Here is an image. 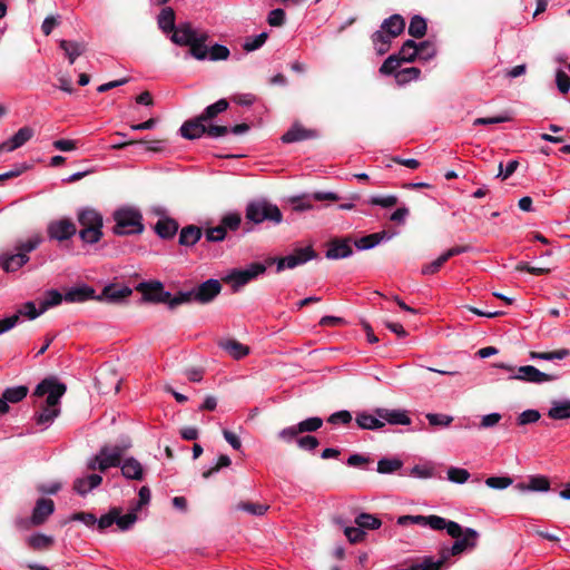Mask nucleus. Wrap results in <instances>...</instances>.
Masks as SVG:
<instances>
[{"mask_svg":"<svg viewBox=\"0 0 570 570\" xmlns=\"http://www.w3.org/2000/svg\"><path fill=\"white\" fill-rule=\"evenodd\" d=\"M55 512V503L51 499H39L32 510V519L35 525L43 524L47 519Z\"/></svg>","mask_w":570,"mask_h":570,"instance_id":"412c9836","label":"nucleus"},{"mask_svg":"<svg viewBox=\"0 0 570 570\" xmlns=\"http://www.w3.org/2000/svg\"><path fill=\"white\" fill-rule=\"evenodd\" d=\"M286 14L281 8L273 9L267 16V23L271 27H282L285 23Z\"/></svg>","mask_w":570,"mask_h":570,"instance_id":"e2e57ef3","label":"nucleus"},{"mask_svg":"<svg viewBox=\"0 0 570 570\" xmlns=\"http://www.w3.org/2000/svg\"><path fill=\"white\" fill-rule=\"evenodd\" d=\"M353 253L350 239H333L328 243L326 257L328 259H341L351 256Z\"/></svg>","mask_w":570,"mask_h":570,"instance_id":"aec40b11","label":"nucleus"},{"mask_svg":"<svg viewBox=\"0 0 570 570\" xmlns=\"http://www.w3.org/2000/svg\"><path fill=\"white\" fill-rule=\"evenodd\" d=\"M340 196L333 191H315L293 197L291 203L296 212H305L314 208L313 202H337Z\"/></svg>","mask_w":570,"mask_h":570,"instance_id":"9d476101","label":"nucleus"},{"mask_svg":"<svg viewBox=\"0 0 570 570\" xmlns=\"http://www.w3.org/2000/svg\"><path fill=\"white\" fill-rule=\"evenodd\" d=\"M356 424L363 430H379L384 426V422L377 416L376 411L374 414L361 412L356 415Z\"/></svg>","mask_w":570,"mask_h":570,"instance_id":"72a5a7b5","label":"nucleus"},{"mask_svg":"<svg viewBox=\"0 0 570 570\" xmlns=\"http://www.w3.org/2000/svg\"><path fill=\"white\" fill-rule=\"evenodd\" d=\"M191 302H195L193 289L185 291V292H178L175 296H173L170 294V298H169V301L166 302V304L168 305V307L170 309H174L178 305L188 304Z\"/></svg>","mask_w":570,"mask_h":570,"instance_id":"8fccbe9b","label":"nucleus"},{"mask_svg":"<svg viewBox=\"0 0 570 570\" xmlns=\"http://www.w3.org/2000/svg\"><path fill=\"white\" fill-rule=\"evenodd\" d=\"M62 299H65V295L57 289H50L46 292L45 297L40 301L39 305H41L42 311L46 312L48 308L59 305Z\"/></svg>","mask_w":570,"mask_h":570,"instance_id":"de8ad7c7","label":"nucleus"},{"mask_svg":"<svg viewBox=\"0 0 570 570\" xmlns=\"http://www.w3.org/2000/svg\"><path fill=\"white\" fill-rule=\"evenodd\" d=\"M77 219L81 227L79 237L83 243L96 244L102 238L104 218L98 210L90 207L81 208L77 212Z\"/></svg>","mask_w":570,"mask_h":570,"instance_id":"20e7f679","label":"nucleus"},{"mask_svg":"<svg viewBox=\"0 0 570 570\" xmlns=\"http://www.w3.org/2000/svg\"><path fill=\"white\" fill-rule=\"evenodd\" d=\"M405 29V20L401 14H392L384 19L379 30H376L371 39L377 55H384L389 51L391 42L399 37Z\"/></svg>","mask_w":570,"mask_h":570,"instance_id":"7ed1b4c3","label":"nucleus"},{"mask_svg":"<svg viewBox=\"0 0 570 570\" xmlns=\"http://www.w3.org/2000/svg\"><path fill=\"white\" fill-rule=\"evenodd\" d=\"M402 61L399 60L397 56L394 53V55H391L390 57H387L384 62L382 63V66L380 67V72L382 75H394L399 71L397 69L400 68Z\"/></svg>","mask_w":570,"mask_h":570,"instance_id":"4d7b16f0","label":"nucleus"},{"mask_svg":"<svg viewBox=\"0 0 570 570\" xmlns=\"http://www.w3.org/2000/svg\"><path fill=\"white\" fill-rule=\"evenodd\" d=\"M33 137V129L24 126L20 128L9 140L2 142L6 151H13L21 146H23L27 141H29Z\"/></svg>","mask_w":570,"mask_h":570,"instance_id":"393cba45","label":"nucleus"},{"mask_svg":"<svg viewBox=\"0 0 570 570\" xmlns=\"http://www.w3.org/2000/svg\"><path fill=\"white\" fill-rule=\"evenodd\" d=\"M236 509L239 511L247 512L252 515L259 517L267 512V510L269 509V505L262 504V503H254V502H239L236 505Z\"/></svg>","mask_w":570,"mask_h":570,"instance_id":"09e8293b","label":"nucleus"},{"mask_svg":"<svg viewBox=\"0 0 570 570\" xmlns=\"http://www.w3.org/2000/svg\"><path fill=\"white\" fill-rule=\"evenodd\" d=\"M548 416L552 420L570 419V400H553Z\"/></svg>","mask_w":570,"mask_h":570,"instance_id":"c9c22d12","label":"nucleus"},{"mask_svg":"<svg viewBox=\"0 0 570 570\" xmlns=\"http://www.w3.org/2000/svg\"><path fill=\"white\" fill-rule=\"evenodd\" d=\"M316 256H317V254L312 248V246H307V247L296 248V249H294V252L292 254H289L285 257L269 258L267 261V263L268 264L276 263V265H277L276 269L279 273V272L284 271L285 268L292 269L299 265H303V264L307 263L308 261L314 259Z\"/></svg>","mask_w":570,"mask_h":570,"instance_id":"0eeeda50","label":"nucleus"},{"mask_svg":"<svg viewBox=\"0 0 570 570\" xmlns=\"http://www.w3.org/2000/svg\"><path fill=\"white\" fill-rule=\"evenodd\" d=\"M512 479L509 476H490L485 480L489 488L503 490L512 484Z\"/></svg>","mask_w":570,"mask_h":570,"instance_id":"0e129e2a","label":"nucleus"},{"mask_svg":"<svg viewBox=\"0 0 570 570\" xmlns=\"http://www.w3.org/2000/svg\"><path fill=\"white\" fill-rule=\"evenodd\" d=\"M29 259V256L24 255V253L3 254L0 257V265L4 272L13 273L24 266Z\"/></svg>","mask_w":570,"mask_h":570,"instance_id":"5701e85b","label":"nucleus"},{"mask_svg":"<svg viewBox=\"0 0 570 570\" xmlns=\"http://www.w3.org/2000/svg\"><path fill=\"white\" fill-rule=\"evenodd\" d=\"M198 33L190 22H180L171 33L170 40L177 46L188 47Z\"/></svg>","mask_w":570,"mask_h":570,"instance_id":"2eb2a0df","label":"nucleus"},{"mask_svg":"<svg viewBox=\"0 0 570 570\" xmlns=\"http://www.w3.org/2000/svg\"><path fill=\"white\" fill-rule=\"evenodd\" d=\"M355 523L361 529H368V530H375L379 529L382 525L381 520L370 513H361L356 517Z\"/></svg>","mask_w":570,"mask_h":570,"instance_id":"c03bdc74","label":"nucleus"},{"mask_svg":"<svg viewBox=\"0 0 570 570\" xmlns=\"http://www.w3.org/2000/svg\"><path fill=\"white\" fill-rule=\"evenodd\" d=\"M136 289L142 294L144 299L154 303H164L170 298V292L165 291L164 285L159 281L141 282Z\"/></svg>","mask_w":570,"mask_h":570,"instance_id":"9b49d317","label":"nucleus"},{"mask_svg":"<svg viewBox=\"0 0 570 570\" xmlns=\"http://www.w3.org/2000/svg\"><path fill=\"white\" fill-rule=\"evenodd\" d=\"M202 235L203 230L200 227L196 225H188L181 228L179 233V245L186 247L193 246L202 238Z\"/></svg>","mask_w":570,"mask_h":570,"instance_id":"f704fd0d","label":"nucleus"},{"mask_svg":"<svg viewBox=\"0 0 570 570\" xmlns=\"http://www.w3.org/2000/svg\"><path fill=\"white\" fill-rule=\"evenodd\" d=\"M428 527L433 530H446L448 534L452 538H460L462 535V528L459 523L439 515H428Z\"/></svg>","mask_w":570,"mask_h":570,"instance_id":"dca6fc26","label":"nucleus"},{"mask_svg":"<svg viewBox=\"0 0 570 570\" xmlns=\"http://www.w3.org/2000/svg\"><path fill=\"white\" fill-rule=\"evenodd\" d=\"M570 355V350L560 348L552 352H530L529 356L531 360H542V361H554V360H563Z\"/></svg>","mask_w":570,"mask_h":570,"instance_id":"a19ab883","label":"nucleus"},{"mask_svg":"<svg viewBox=\"0 0 570 570\" xmlns=\"http://www.w3.org/2000/svg\"><path fill=\"white\" fill-rule=\"evenodd\" d=\"M436 55V47L432 41L417 43V58L424 61L431 60Z\"/></svg>","mask_w":570,"mask_h":570,"instance_id":"603ef678","label":"nucleus"},{"mask_svg":"<svg viewBox=\"0 0 570 570\" xmlns=\"http://www.w3.org/2000/svg\"><path fill=\"white\" fill-rule=\"evenodd\" d=\"M117 520V508L111 509L107 514L101 515L97 519L96 524L100 531L111 527Z\"/></svg>","mask_w":570,"mask_h":570,"instance_id":"338daca9","label":"nucleus"},{"mask_svg":"<svg viewBox=\"0 0 570 570\" xmlns=\"http://www.w3.org/2000/svg\"><path fill=\"white\" fill-rule=\"evenodd\" d=\"M421 75V70L416 67H407L395 73V80L399 85H405L412 80H416Z\"/></svg>","mask_w":570,"mask_h":570,"instance_id":"49530a36","label":"nucleus"},{"mask_svg":"<svg viewBox=\"0 0 570 570\" xmlns=\"http://www.w3.org/2000/svg\"><path fill=\"white\" fill-rule=\"evenodd\" d=\"M101 482L102 476L94 473L83 478L76 479L73 482V490L80 495H86L92 489L99 487Z\"/></svg>","mask_w":570,"mask_h":570,"instance_id":"2f4dec72","label":"nucleus"},{"mask_svg":"<svg viewBox=\"0 0 570 570\" xmlns=\"http://www.w3.org/2000/svg\"><path fill=\"white\" fill-rule=\"evenodd\" d=\"M65 392L66 386L55 380L47 379L37 385L35 395H47L45 405L35 414V420L38 425L47 428L59 415V402Z\"/></svg>","mask_w":570,"mask_h":570,"instance_id":"f257e3e1","label":"nucleus"},{"mask_svg":"<svg viewBox=\"0 0 570 570\" xmlns=\"http://www.w3.org/2000/svg\"><path fill=\"white\" fill-rule=\"evenodd\" d=\"M124 450L120 446H102L99 452L89 460V470L105 472L109 468L120 466Z\"/></svg>","mask_w":570,"mask_h":570,"instance_id":"423d86ee","label":"nucleus"},{"mask_svg":"<svg viewBox=\"0 0 570 570\" xmlns=\"http://www.w3.org/2000/svg\"><path fill=\"white\" fill-rule=\"evenodd\" d=\"M426 33V21L421 16L412 17L409 26V35L413 38H422Z\"/></svg>","mask_w":570,"mask_h":570,"instance_id":"37998d69","label":"nucleus"},{"mask_svg":"<svg viewBox=\"0 0 570 570\" xmlns=\"http://www.w3.org/2000/svg\"><path fill=\"white\" fill-rule=\"evenodd\" d=\"M96 299L95 289L88 285L72 287L65 294V301L69 303H81Z\"/></svg>","mask_w":570,"mask_h":570,"instance_id":"cd10ccee","label":"nucleus"},{"mask_svg":"<svg viewBox=\"0 0 570 570\" xmlns=\"http://www.w3.org/2000/svg\"><path fill=\"white\" fill-rule=\"evenodd\" d=\"M403 462L397 458H383L377 462L376 471L381 474H391L399 471Z\"/></svg>","mask_w":570,"mask_h":570,"instance_id":"79ce46f5","label":"nucleus"},{"mask_svg":"<svg viewBox=\"0 0 570 570\" xmlns=\"http://www.w3.org/2000/svg\"><path fill=\"white\" fill-rule=\"evenodd\" d=\"M131 294L132 289L128 286L109 284L104 287L100 295L96 296V299L118 304L127 299Z\"/></svg>","mask_w":570,"mask_h":570,"instance_id":"4468645a","label":"nucleus"},{"mask_svg":"<svg viewBox=\"0 0 570 570\" xmlns=\"http://www.w3.org/2000/svg\"><path fill=\"white\" fill-rule=\"evenodd\" d=\"M556 82L561 94H568L570 90V77L561 69L556 73Z\"/></svg>","mask_w":570,"mask_h":570,"instance_id":"774afa93","label":"nucleus"},{"mask_svg":"<svg viewBox=\"0 0 570 570\" xmlns=\"http://www.w3.org/2000/svg\"><path fill=\"white\" fill-rule=\"evenodd\" d=\"M267 38H268V33L267 32H262V33L253 36V37H247L245 39L244 45H243V49L246 52L255 51V50H257V49H259L261 47L264 46V43L266 42Z\"/></svg>","mask_w":570,"mask_h":570,"instance_id":"3c124183","label":"nucleus"},{"mask_svg":"<svg viewBox=\"0 0 570 570\" xmlns=\"http://www.w3.org/2000/svg\"><path fill=\"white\" fill-rule=\"evenodd\" d=\"M208 38L209 36L207 32H199L198 36L188 46V55L196 60H206L208 57V47L206 46Z\"/></svg>","mask_w":570,"mask_h":570,"instance_id":"bb28decb","label":"nucleus"},{"mask_svg":"<svg viewBox=\"0 0 570 570\" xmlns=\"http://www.w3.org/2000/svg\"><path fill=\"white\" fill-rule=\"evenodd\" d=\"M478 538L479 533L474 529L466 528L465 531L462 530V535L460 538H455L456 540L448 553L456 556L468 548H474L476 546Z\"/></svg>","mask_w":570,"mask_h":570,"instance_id":"f3484780","label":"nucleus"},{"mask_svg":"<svg viewBox=\"0 0 570 570\" xmlns=\"http://www.w3.org/2000/svg\"><path fill=\"white\" fill-rule=\"evenodd\" d=\"M218 346L227 352L234 360H242L249 354V347L234 338L219 340Z\"/></svg>","mask_w":570,"mask_h":570,"instance_id":"4be33fe9","label":"nucleus"},{"mask_svg":"<svg viewBox=\"0 0 570 570\" xmlns=\"http://www.w3.org/2000/svg\"><path fill=\"white\" fill-rule=\"evenodd\" d=\"M28 394V387L23 385L8 387L2 395L10 403H18L22 401Z\"/></svg>","mask_w":570,"mask_h":570,"instance_id":"a18cd8bd","label":"nucleus"},{"mask_svg":"<svg viewBox=\"0 0 570 570\" xmlns=\"http://www.w3.org/2000/svg\"><path fill=\"white\" fill-rule=\"evenodd\" d=\"M393 237L392 233H389L386 230H382L379 233H373L366 236H363L355 240L354 245L360 250H366L375 247L383 240H389Z\"/></svg>","mask_w":570,"mask_h":570,"instance_id":"a878e982","label":"nucleus"},{"mask_svg":"<svg viewBox=\"0 0 570 570\" xmlns=\"http://www.w3.org/2000/svg\"><path fill=\"white\" fill-rule=\"evenodd\" d=\"M228 101L225 98L217 100L215 104L207 106L204 111L199 115L205 121L212 120L219 114L228 109Z\"/></svg>","mask_w":570,"mask_h":570,"instance_id":"58836bf2","label":"nucleus"},{"mask_svg":"<svg viewBox=\"0 0 570 570\" xmlns=\"http://www.w3.org/2000/svg\"><path fill=\"white\" fill-rule=\"evenodd\" d=\"M446 474L448 480L456 484H463L470 478V472L468 470L455 466L449 468Z\"/></svg>","mask_w":570,"mask_h":570,"instance_id":"6e6d98bb","label":"nucleus"},{"mask_svg":"<svg viewBox=\"0 0 570 570\" xmlns=\"http://www.w3.org/2000/svg\"><path fill=\"white\" fill-rule=\"evenodd\" d=\"M230 56L229 49L219 43H215L210 48H208V57L207 59L212 61H220V60H227Z\"/></svg>","mask_w":570,"mask_h":570,"instance_id":"864d4df0","label":"nucleus"},{"mask_svg":"<svg viewBox=\"0 0 570 570\" xmlns=\"http://www.w3.org/2000/svg\"><path fill=\"white\" fill-rule=\"evenodd\" d=\"M77 234V226L70 218H59L49 222L47 235L51 240L65 242Z\"/></svg>","mask_w":570,"mask_h":570,"instance_id":"1a4fd4ad","label":"nucleus"},{"mask_svg":"<svg viewBox=\"0 0 570 570\" xmlns=\"http://www.w3.org/2000/svg\"><path fill=\"white\" fill-rule=\"evenodd\" d=\"M266 265L262 263H253L244 269H233L226 277V281L232 284L235 289L246 285L257 276L264 274Z\"/></svg>","mask_w":570,"mask_h":570,"instance_id":"6e6552de","label":"nucleus"},{"mask_svg":"<svg viewBox=\"0 0 570 570\" xmlns=\"http://www.w3.org/2000/svg\"><path fill=\"white\" fill-rule=\"evenodd\" d=\"M179 225L176 219L164 216L154 226L155 233L163 239H171L178 232Z\"/></svg>","mask_w":570,"mask_h":570,"instance_id":"b1692460","label":"nucleus"},{"mask_svg":"<svg viewBox=\"0 0 570 570\" xmlns=\"http://www.w3.org/2000/svg\"><path fill=\"white\" fill-rule=\"evenodd\" d=\"M399 202V198L395 195H385V196H372L367 199V204L373 206H380L383 208H391L395 206Z\"/></svg>","mask_w":570,"mask_h":570,"instance_id":"5fc2aeb1","label":"nucleus"},{"mask_svg":"<svg viewBox=\"0 0 570 570\" xmlns=\"http://www.w3.org/2000/svg\"><path fill=\"white\" fill-rule=\"evenodd\" d=\"M176 14L171 7H165L161 9L157 17L158 28L166 35L173 33L177 28L176 26Z\"/></svg>","mask_w":570,"mask_h":570,"instance_id":"473e14b6","label":"nucleus"},{"mask_svg":"<svg viewBox=\"0 0 570 570\" xmlns=\"http://www.w3.org/2000/svg\"><path fill=\"white\" fill-rule=\"evenodd\" d=\"M41 243H42V237L39 234H37V235L31 236L27 240L20 243L17 246V249L19 253H24V255H28L29 253L37 249Z\"/></svg>","mask_w":570,"mask_h":570,"instance_id":"13d9d810","label":"nucleus"},{"mask_svg":"<svg viewBox=\"0 0 570 570\" xmlns=\"http://www.w3.org/2000/svg\"><path fill=\"white\" fill-rule=\"evenodd\" d=\"M27 544L35 551L47 550L53 544V538L42 533H35L27 538Z\"/></svg>","mask_w":570,"mask_h":570,"instance_id":"e433bc0d","label":"nucleus"},{"mask_svg":"<svg viewBox=\"0 0 570 570\" xmlns=\"http://www.w3.org/2000/svg\"><path fill=\"white\" fill-rule=\"evenodd\" d=\"M541 417L540 412L537 410H525L523 411L517 419V423L519 425H527L530 423H535Z\"/></svg>","mask_w":570,"mask_h":570,"instance_id":"69168bd1","label":"nucleus"},{"mask_svg":"<svg viewBox=\"0 0 570 570\" xmlns=\"http://www.w3.org/2000/svg\"><path fill=\"white\" fill-rule=\"evenodd\" d=\"M511 380H519L529 383L541 384L544 382L556 381L557 375L541 372L532 365H523L518 367L517 372L510 376Z\"/></svg>","mask_w":570,"mask_h":570,"instance_id":"f8f14e48","label":"nucleus"},{"mask_svg":"<svg viewBox=\"0 0 570 570\" xmlns=\"http://www.w3.org/2000/svg\"><path fill=\"white\" fill-rule=\"evenodd\" d=\"M402 62H413L417 58V43L414 40H406L400 51L395 53Z\"/></svg>","mask_w":570,"mask_h":570,"instance_id":"4c0bfd02","label":"nucleus"},{"mask_svg":"<svg viewBox=\"0 0 570 570\" xmlns=\"http://www.w3.org/2000/svg\"><path fill=\"white\" fill-rule=\"evenodd\" d=\"M205 122L200 116L189 119L181 125L179 129L180 135L189 140L200 138L206 131Z\"/></svg>","mask_w":570,"mask_h":570,"instance_id":"a211bd4d","label":"nucleus"},{"mask_svg":"<svg viewBox=\"0 0 570 570\" xmlns=\"http://www.w3.org/2000/svg\"><path fill=\"white\" fill-rule=\"evenodd\" d=\"M240 222L242 218L238 213H229L222 218L220 226L225 229V233H227V229L237 230L240 226Z\"/></svg>","mask_w":570,"mask_h":570,"instance_id":"bf43d9fd","label":"nucleus"},{"mask_svg":"<svg viewBox=\"0 0 570 570\" xmlns=\"http://www.w3.org/2000/svg\"><path fill=\"white\" fill-rule=\"evenodd\" d=\"M315 135L316 132L314 130L306 129L303 126L295 124L282 136V141L285 144H292L313 138Z\"/></svg>","mask_w":570,"mask_h":570,"instance_id":"c756f323","label":"nucleus"},{"mask_svg":"<svg viewBox=\"0 0 570 570\" xmlns=\"http://www.w3.org/2000/svg\"><path fill=\"white\" fill-rule=\"evenodd\" d=\"M518 488L528 491L547 492L550 489V481L547 476L535 475L530 478L527 485L519 484Z\"/></svg>","mask_w":570,"mask_h":570,"instance_id":"ea45409f","label":"nucleus"},{"mask_svg":"<svg viewBox=\"0 0 570 570\" xmlns=\"http://www.w3.org/2000/svg\"><path fill=\"white\" fill-rule=\"evenodd\" d=\"M245 217L248 222L254 224L269 222L278 225L283 220L281 209L266 199H255L249 202L245 209Z\"/></svg>","mask_w":570,"mask_h":570,"instance_id":"39448f33","label":"nucleus"},{"mask_svg":"<svg viewBox=\"0 0 570 570\" xmlns=\"http://www.w3.org/2000/svg\"><path fill=\"white\" fill-rule=\"evenodd\" d=\"M59 47L65 52L70 65H72L87 49V45L83 41L73 40H60Z\"/></svg>","mask_w":570,"mask_h":570,"instance_id":"c85d7f7f","label":"nucleus"},{"mask_svg":"<svg viewBox=\"0 0 570 570\" xmlns=\"http://www.w3.org/2000/svg\"><path fill=\"white\" fill-rule=\"evenodd\" d=\"M426 419L433 426H449L453 421L451 415L440 413H429Z\"/></svg>","mask_w":570,"mask_h":570,"instance_id":"680f3d73","label":"nucleus"},{"mask_svg":"<svg viewBox=\"0 0 570 570\" xmlns=\"http://www.w3.org/2000/svg\"><path fill=\"white\" fill-rule=\"evenodd\" d=\"M376 414L381 420L391 425H410L411 419L406 410L376 409Z\"/></svg>","mask_w":570,"mask_h":570,"instance_id":"6ab92c4d","label":"nucleus"},{"mask_svg":"<svg viewBox=\"0 0 570 570\" xmlns=\"http://www.w3.org/2000/svg\"><path fill=\"white\" fill-rule=\"evenodd\" d=\"M121 474L128 480L140 481L144 478V468L135 458H128L120 464Z\"/></svg>","mask_w":570,"mask_h":570,"instance_id":"7c9ffc66","label":"nucleus"},{"mask_svg":"<svg viewBox=\"0 0 570 570\" xmlns=\"http://www.w3.org/2000/svg\"><path fill=\"white\" fill-rule=\"evenodd\" d=\"M298 431L301 433L304 432H315L323 425V420L317 416L308 417L306 420L301 421L298 424Z\"/></svg>","mask_w":570,"mask_h":570,"instance_id":"052dcab7","label":"nucleus"},{"mask_svg":"<svg viewBox=\"0 0 570 570\" xmlns=\"http://www.w3.org/2000/svg\"><path fill=\"white\" fill-rule=\"evenodd\" d=\"M222 291L219 281L210 278L193 288L195 302L199 304L210 303Z\"/></svg>","mask_w":570,"mask_h":570,"instance_id":"ddd939ff","label":"nucleus"},{"mask_svg":"<svg viewBox=\"0 0 570 570\" xmlns=\"http://www.w3.org/2000/svg\"><path fill=\"white\" fill-rule=\"evenodd\" d=\"M112 233L117 236L140 235L145 230L141 212L134 206H121L112 214Z\"/></svg>","mask_w":570,"mask_h":570,"instance_id":"f03ea898","label":"nucleus"}]
</instances>
